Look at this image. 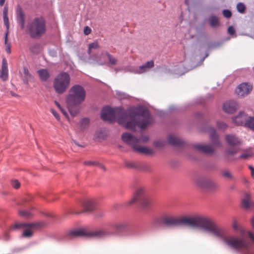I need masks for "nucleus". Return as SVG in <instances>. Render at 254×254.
I'll use <instances>...</instances> for the list:
<instances>
[{"mask_svg": "<svg viewBox=\"0 0 254 254\" xmlns=\"http://www.w3.org/2000/svg\"><path fill=\"white\" fill-rule=\"evenodd\" d=\"M23 74L24 76L23 78V82L25 84H27L28 83L29 80L32 78V76L30 73L28 69L26 67H24L23 68Z\"/></svg>", "mask_w": 254, "mask_h": 254, "instance_id": "nucleus-26", "label": "nucleus"}, {"mask_svg": "<svg viewBox=\"0 0 254 254\" xmlns=\"http://www.w3.org/2000/svg\"><path fill=\"white\" fill-rule=\"evenodd\" d=\"M194 185L199 189L214 192L219 190L218 184L212 180L203 177H199L194 180Z\"/></svg>", "mask_w": 254, "mask_h": 254, "instance_id": "nucleus-11", "label": "nucleus"}, {"mask_svg": "<svg viewBox=\"0 0 254 254\" xmlns=\"http://www.w3.org/2000/svg\"><path fill=\"white\" fill-rule=\"evenodd\" d=\"M154 66V62L153 61H150L147 62L144 64L140 65L138 69L136 70L137 73H142L143 72L147 71L150 68H152Z\"/></svg>", "mask_w": 254, "mask_h": 254, "instance_id": "nucleus-19", "label": "nucleus"}, {"mask_svg": "<svg viewBox=\"0 0 254 254\" xmlns=\"http://www.w3.org/2000/svg\"><path fill=\"white\" fill-rule=\"evenodd\" d=\"M217 126L219 129L223 131L228 127V125L226 123L220 121L217 122Z\"/></svg>", "mask_w": 254, "mask_h": 254, "instance_id": "nucleus-32", "label": "nucleus"}, {"mask_svg": "<svg viewBox=\"0 0 254 254\" xmlns=\"http://www.w3.org/2000/svg\"><path fill=\"white\" fill-rule=\"evenodd\" d=\"M228 32L230 35H234L235 33V30L234 27L232 26H229L228 29Z\"/></svg>", "mask_w": 254, "mask_h": 254, "instance_id": "nucleus-49", "label": "nucleus"}, {"mask_svg": "<svg viewBox=\"0 0 254 254\" xmlns=\"http://www.w3.org/2000/svg\"><path fill=\"white\" fill-rule=\"evenodd\" d=\"M253 86L247 82L240 84L236 89V92L240 97H244L248 95L252 90Z\"/></svg>", "mask_w": 254, "mask_h": 254, "instance_id": "nucleus-12", "label": "nucleus"}, {"mask_svg": "<svg viewBox=\"0 0 254 254\" xmlns=\"http://www.w3.org/2000/svg\"><path fill=\"white\" fill-rule=\"evenodd\" d=\"M83 164L84 165H87V166L97 165L99 167H100L101 169H102L104 170H105V168L103 165H102L99 163L96 162H93V161H87L84 162Z\"/></svg>", "mask_w": 254, "mask_h": 254, "instance_id": "nucleus-29", "label": "nucleus"}, {"mask_svg": "<svg viewBox=\"0 0 254 254\" xmlns=\"http://www.w3.org/2000/svg\"><path fill=\"white\" fill-rule=\"evenodd\" d=\"M27 27L32 38H39L46 32V21L43 17L34 18L28 23Z\"/></svg>", "mask_w": 254, "mask_h": 254, "instance_id": "nucleus-6", "label": "nucleus"}, {"mask_svg": "<svg viewBox=\"0 0 254 254\" xmlns=\"http://www.w3.org/2000/svg\"><path fill=\"white\" fill-rule=\"evenodd\" d=\"M8 14V8L6 6H5L4 7L3 10V16H7Z\"/></svg>", "mask_w": 254, "mask_h": 254, "instance_id": "nucleus-51", "label": "nucleus"}, {"mask_svg": "<svg viewBox=\"0 0 254 254\" xmlns=\"http://www.w3.org/2000/svg\"><path fill=\"white\" fill-rule=\"evenodd\" d=\"M60 110L62 112V113L63 114V115H64L68 119L69 117H68V114L66 113V112L65 111V110L63 108H61L60 109Z\"/></svg>", "mask_w": 254, "mask_h": 254, "instance_id": "nucleus-52", "label": "nucleus"}, {"mask_svg": "<svg viewBox=\"0 0 254 254\" xmlns=\"http://www.w3.org/2000/svg\"><path fill=\"white\" fill-rule=\"evenodd\" d=\"M252 223L253 227H254V219H253L252 220Z\"/></svg>", "mask_w": 254, "mask_h": 254, "instance_id": "nucleus-57", "label": "nucleus"}, {"mask_svg": "<svg viewBox=\"0 0 254 254\" xmlns=\"http://www.w3.org/2000/svg\"><path fill=\"white\" fill-rule=\"evenodd\" d=\"M245 5L239 2L237 5V9L239 12H240L241 13H243L245 10Z\"/></svg>", "mask_w": 254, "mask_h": 254, "instance_id": "nucleus-37", "label": "nucleus"}, {"mask_svg": "<svg viewBox=\"0 0 254 254\" xmlns=\"http://www.w3.org/2000/svg\"><path fill=\"white\" fill-rule=\"evenodd\" d=\"M239 107V104L235 101L231 100L225 102L223 106L224 112L228 114H232Z\"/></svg>", "mask_w": 254, "mask_h": 254, "instance_id": "nucleus-14", "label": "nucleus"}, {"mask_svg": "<svg viewBox=\"0 0 254 254\" xmlns=\"http://www.w3.org/2000/svg\"><path fill=\"white\" fill-rule=\"evenodd\" d=\"M80 123L82 126L87 125L89 123V120L87 118L83 119L81 121Z\"/></svg>", "mask_w": 254, "mask_h": 254, "instance_id": "nucleus-47", "label": "nucleus"}, {"mask_svg": "<svg viewBox=\"0 0 254 254\" xmlns=\"http://www.w3.org/2000/svg\"><path fill=\"white\" fill-rule=\"evenodd\" d=\"M4 44L5 46V51L8 54L11 53V44L8 41L7 32L4 33Z\"/></svg>", "mask_w": 254, "mask_h": 254, "instance_id": "nucleus-28", "label": "nucleus"}, {"mask_svg": "<svg viewBox=\"0 0 254 254\" xmlns=\"http://www.w3.org/2000/svg\"><path fill=\"white\" fill-rule=\"evenodd\" d=\"M225 141L229 146L236 147L241 144V140L234 134H229L225 136Z\"/></svg>", "mask_w": 254, "mask_h": 254, "instance_id": "nucleus-15", "label": "nucleus"}, {"mask_svg": "<svg viewBox=\"0 0 254 254\" xmlns=\"http://www.w3.org/2000/svg\"><path fill=\"white\" fill-rule=\"evenodd\" d=\"M122 139L124 142L130 146L135 152L147 155H152L155 153L154 150L152 148L139 145V140L130 133H123Z\"/></svg>", "mask_w": 254, "mask_h": 254, "instance_id": "nucleus-5", "label": "nucleus"}, {"mask_svg": "<svg viewBox=\"0 0 254 254\" xmlns=\"http://www.w3.org/2000/svg\"><path fill=\"white\" fill-rule=\"evenodd\" d=\"M194 148L195 149L205 154H211L214 151V148L210 145L196 144L194 145Z\"/></svg>", "mask_w": 254, "mask_h": 254, "instance_id": "nucleus-17", "label": "nucleus"}, {"mask_svg": "<svg viewBox=\"0 0 254 254\" xmlns=\"http://www.w3.org/2000/svg\"><path fill=\"white\" fill-rule=\"evenodd\" d=\"M248 119V115L244 112L241 111L239 114L232 118L233 122L237 125L245 126V123Z\"/></svg>", "mask_w": 254, "mask_h": 254, "instance_id": "nucleus-16", "label": "nucleus"}, {"mask_svg": "<svg viewBox=\"0 0 254 254\" xmlns=\"http://www.w3.org/2000/svg\"><path fill=\"white\" fill-rule=\"evenodd\" d=\"M70 77L66 72H62L58 74L53 81V87L55 91L60 94L64 93L69 88Z\"/></svg>", "mask_w": 254, "mask_h": 254, "instance_id": "nucleus-8", "label": "nucleus"}, {"mask_svg": "<svg viewBox=\"0 0 254 254\" xmlns=\"http://www.w3.org/2000/svg\"><path fill=\"white\" fill-rule=\"evenodd\" d=\"M8 76V70L7 62L5 59H3L2 62L1 71L0 77L3 80H6Z\"/></svg>", "mask_w": 254, "mask_h": 254, "instance_id": "nucleus-21", "label": "nucleus"}, {"mask_svg": "<svg viewBox=\"0 0 254 254\" xmlns=\"http://www.w3.org/2000/svg\"><path fill=\"white\" fill-rule=\"evenodd\" d=\"M127 227V224L125 223H120L116 225V229L118 230H122Z\"/></svg>", "mask_w": 254, "mask_h": 254, "instance_id": "nucleus-43", "label": "nucleus"}, {"mask_svg": "<svg viewBox=\"0 0 254 254\" xmlns=\"http://www.w3.org/2000/svg\"><path fill=\"white\" fill-rule=\"evenodd\" d=\"M251 171V175L253 178H254V168L252 166L249 167Z\"/></svg>", "mask_w": 254, "mask_h": 254, "instance_id": "nucleus-53", "label": "nucleus"}, {"mask_svg": "<svg viewBox=\"0 0 254 254\" xmlns=\"http://www.w3.org/2000/svg\"><path fill=\"white\" fill-rule=\"evenodd\" d=\"M210 23L211 26L212 27H216L219 24L217 17H212Z\"/></svg>", "mask_w": 254, "mask_h": 254, "instance_id": "nucleus-34", "label": "nucleus"}, {"mask_svg": "<svg viewBox=\"0 0 254 254\" xmlns=\"http://www.w3.org/2000/svg\"><path fill=\"white\" fill-rule=\"evenodd\" d=\"M86 97V91L80 85H74L69 91L66 98L68 110L72 117H75L79 112L78 107L83 103Z\"/></svg>", "mask_w": 254, "mask_h": 254, "instance_id": "nucleus-3", "label": "nucleus"}, {"mask_svg": "<svg viewBox=\"0 0 254 254\" xmlns=\"http://www.w3.org/2000/svg\"><path fill=\"white\" fill-rule=\"evenodd\" d=\"M223 16H231V12L228 9H225L223 11Z\"/></svg>", "mask_w": 254, "mask_h": 254, "instance_id": "nucleus-50", "label": "nucleus"}, {"mask_svg": "<svg viewBox=\"0 0 254 254\" xmlns=\"http://www.w3.org/2000/svg\"><path fill=\"white\" fill-rule=\"evenodd\" d=\"M238 152L237 149H228L227 150V153L229 155H235Z\"/></svg>", "mask_w": 254, "mask_h": 254, "instance_id": "nucleus-44", "label": "nucleus"}, {"mask_svg": "<svg viewBox=\"0 0 254 254\" xmlns=\"http://www.w3.org/2000/svg\"><path fill=\"white\" fill-rule=\"evenodd\" d=\"M245 127L254 130V117H248L245 123Z\"/></svg>", "mask_w": 254, "mask_h": 254, "instance_id": "nucleus-27", "label": "nucleus"}, {"mask_svg": "<svg viewBox=\"0 0 254 254\" xmlns=\"http://www.w3.org/2000/svg\"><path fill=\"white\" fill-rule=\"evenodd\" d=\"M109 232L105 229H99L94 231H87L85 229H78L70 231L67 235L68 238L85 236L94 238H102L109 235Z\"/></svg>", "mask_w": 254, "mask_h": 254, "instance_id": "nucleus-7", "label": "nucleus"}, {"mask_svg": "<svg viewBox=\"0 0 254 254\" xmlns=\"http://www.w3.org/2000/svg\"><path fill=\"white\" fill-rule=\"evenodd\" d=\"M44 223L41 222L35 223H16L12 225L10 229L12 230L24 229L22 236L26 238L31 237L33 235V230L43 227Z\"/></svg>", "mask_w": 254, "mask_h": 254, "instance_id": "nucleus-9", "label": "nucleus"}, {"mask_svg": "<svg viewBox=\"0 0 254 254\" xmlns=\"http://www.w3.org/2000/svg\"><path fill=\"white\" fill-rule=\"evenodd\" d=\"M125 166L134 169L148 170L145 165L134 162H127L125 163Z\"/></svg>", "mask_w": 254, "mask_h": 254, "instance_id": "nucleus-20", "label": "nucleus"}, {"mask_svg": "<svg viewBox=\"0 0 254 254\" xmlns=\"http://www.w3.org/2000/svg\"><path fill=\"white\" fill-rule=\"evenodd\" d=\"M168 139L170 144L175 146H181L184 143L183 140L173 134H170Z\"/></svg>", "mask_w": 254, "mask_h": 254, "instance_id": "nucleus-18", "label": "nucleus"}, {"mask_svg": "<svg viewBox=\"0 0 254 254\" xmlns=\"http://www.w3.org/2000/svg\"><path fill=\"white\" fill-rule=\"evenodd\" d=\"M253 155V153L251 150H247L246 152L244 153H243L242 155H241L239 156L240 159H247L248 158L252 156Z\"/></svg>", "mask_w": 254, "mask_h": 254, "instance_id": "nucleus-33", "label": "nucleus"}, {"mask_svg": "<svg viewBox=\"0 0 254 254\" xmlns=\"http://www.w3.org/2000/svg\"><path fill=\"white\" fill-rule=\"evenodd\" d=\"M39 78L41 81H45L50 77V74L46 69H41L37 71Z\"/></svg>", "mask_w": 254, "mask_h": 254, "instance_id": "nucleus-24", "label": "nucleus"}, {"mask_svg": "<svg viewBox=\"0 0 254 254\" xmlns=\"http://www.w3.org/2000/svg\"><path fill=\"white\" fill-rule=\"evenodd\" d=\"M55 104L56 105V106L60 109L62 107L61 106L60 104H59V103H58L57 101H55Z\"/></svg>", "mask_w": 254, "mask_h": 254, "instance_id": "nucleus-54", "label": "nucleus"}, {"mask_svg": "<svg viewBox=\"0 0 254 254\" xmlns=\"http://www.w3.org/2000/svg\"><path fill=\"white\" fill-rule=\"evenodd\" d=\"M19 215H20L22 216H24V217H28L30 215V213L29 212L26 211H20L19 212Z\"/></svg>", "mask_w": 254, "mask_h": 254, "instance_id": "nucleus-45", "label": "nucleus"}, {"mask_svg": "<svg viewBox=\"0 0 254 254\" xmlns=\"http://www.w3.org/2000/svg\"><path fill=\"white\" fill-rule=\"evenodd\" d=\"M193 228L203 229L213 236L221 239L229 247L236 251L247 249L249 244L244 238H238L233 236L226 237L225 228L217 225L211 218L202 215L194 216Z\"/></svg>", "mask_w": 254, "mask_h": 254, "instance_id": "nucleus-2", "label": "nucleus"}, {"mask_svg": "<svg viewBox=\"0 0 254 254\" xmlns=\"http://www.w3.org/2000/svg\"><path fill=\"white\" fill-rule=\"evenodd\" d=\"M16 14L17 16H24V14L22 12V9L19 5H17L16 7Z\"/></svg>", "mask_w": 254, "mask_h": 254, "instance_id": "nucleus-42", "label": "nucleus"}, {"mask_svg": "<svg viewBox=\"0 0 254 254\" xmlns=\"http://www.w3.org/2000/svg\"><path fill=\"white\" fill-rule=\"evenodd\" d=\"M51 111L52 113L53 114V115L54 116V117L58 120H60V118L59 114L58 113H57V112L55 110H54L53 109H51Z\"/></svg>", "mask_w": 254, "mask_h": 254, "instance_id": "nucleus-48", "label": "nucleus"}, {"mask_svg": "<svg viewBox=\"0 0 254 254\" xmlns=\"http://www.w3.org/2000/svg\"><path fill=\"white\" fill-rule=\"evenodd\" d=\"M39 50V45L37 44L34 45L31 47V51L35 54L38 53Z\"/></svg>", "mask_w": 254, "mask_h": 254, "instance_id": "nucleus-41", "label": "nucleus"}, {"mask_svg": "<svg viewBox=\"0 0 254 254\" xmlns=\"http://www.w3.org/2000/svg\"><path fill=\"white\" fill-rule=\"evenodd\" d=\"M27 17H18L17 21L20 25L21 28L23 29L25 27V22L27 20L26 18Z\"/></svg>", "mask_w": 254, "mask_h": 254, "instance_id": "nucleus-35", "label": "nucleus"}, {"mask_svg": "<svg viewBox=\"0 0 254 254\" xmlns=\"http://www.w3.org/2000/svg\"><path fill=\"white\" fill-rule=\"evenodd\" d=\"M194 216L177 218L171 215L163 214L160 219V228L165 229L179 225H185L192 227Z\"/></svg>", "mask_w": 254, "mask_h": 254, "instance_id": "nucleus-4", "label": "nucleus"}, {"mask_svg": "<svg viewBox=\"0 0 254 254\" xmlns=\"http://www.w3.org/2000/svg\"><path fill=\"white\" fill-rule=\"evenodd\" d=\"M91 32V28L88 27V26H85L84 28V31H83V32H84V34L85 35H89Z\"/></svg>", "mask_w": 254, "mask_h": 254, "instance_id": "nucleus-46", "label": "nucleus"}, {"mask_svg": "<svg viewBox=\"0 0 254 254\" xmlns=\"http://www.w3.org/2000/svg\"><path fill=\"white\" fill-rule=\"evenodd\" d=\"M11 185L14 188L17 189L19 188L20 184L17 180H13L11 181Z\"/></svg>", "mask_w": 254, "mask_h": 254, "instance_id": "nucleus-40", "label": "nucleus"}, {"mask_svg": "<svg viewBox=\"0 0 254 254\" xmlns=\"http://www.w3.org/2000/svg\"><path fill=\"white\" fill-rule=\"evenodd\" d=\"M3 22L4 24L6 26V30L5 32V33H6L7 32V35L9 33V20H8V17H3Z\"/></svg>", "mask_w": 254, "mask_h": 254, "instance_id": "nucleus-38", "label": "nucleus"}, {"mask_svg": "<svg viewBox=\"0 0 254 254\" xmlns=\"http://www.w3.org/2000/svg\"><path fill=\"white\" fill-rule=\"evenodd\" d=\"M242 205L243 208L249 209L254 207V203L251 201L250 195L247 194L243 199Z\"/></svg>", "mask_w": 254, "mask_h": 254, "instance_id": "nucleus-22", "label": "nucleus"}, {"mask_svg": "<svg viewBox=\"0 0 254 254\" xmlns=\"http://www.w3.org/2000/svg\"><path fill=\"white\" fill-rule=\"evenodd\" d=\"M221 175L223 177L227 179H232L233 178L232 175L228 170H224L221 173Z\"/></svg>", "mask_w": 254, "mask_h": 254, "instance_id": "nucleus-36", "label": "nucleus"}, {"mask_svg": "<svg viewBox=\"0 0 254 254\" xmlns=\"http://www.w3.org/2000/svg\"><path fill=\"white\" fill-rule=\"evenodd\" d=\"M83 206L85 211H92L95 207V204L93 200L87 199L83 202Z\"/></svg>", "mask_w": 254, "mask_h": 254, "instance_id": "nucleus-25", "label": "nucleus"}, {"mask_svg": "<svg viewBox=\"0 0 254 254\" xmlns=\"http://www.w3.org/2000/svg\"><path fill=\"white\" fill-rule=\"evenodd\" d=\"M154 145L155 146H159V142H158V141H155V142H154Z\"/></svg>", "mask_w": 254, "mask_h": 254, "instance_id": "nucleus-56", "label": "nucleus"}, {"mask_svg": "<svg viewBox=\"0 0 254 254\" xmlns=\"http://www.w3.org/2000/svg\"><path fill=\"white\" fill-rule=\"evenodd\" d=\"M101 117L104 121L111 123L117 120L120 125L132 130L136 127L141 129L144 128L151 122L150 113L144 108H138L127 114L122 108L112 109L107 107L102 109Z\"/></svg>", "mask_w": 254, "mask_h": 254, "instance_id": "nucleus-1", "label": "nucleus"}, {"mask_svg": "<svg viewBox=\"0 0 254 254\" xmlns=\"http://www.w3.org/2000/svg\"><path fill=\"white\" fill-rule=\"evenodd\" d=\"M232 227L234 230L235 231H238L240 233L241 236L240 237H237L238 238H244L246 242L248 243L247 242L246 238H245V235L247 234L250 237V238L251 239L252 241L254 243V235L250 232V231H246L245 229L242 228L238 226V223L236 221H234L233 223Z\"/></svg>", "mask_w": 254, "mask_h": 254, "instance_id": "nucleus-13", "label": "nucleus"}, {"mask_svg": "<svg viewBox=\"0 0 254 254\" xmlns=\"http://www.w3.org/2000/svg\"><path fill=\"white\" fill-rule=\"evenodd\" d=\"M139 140V142L146 143L148 141L149 137L148 136L145 135H142L140 136L139 138H137Z\"/></svg>", "mask_w": 254, "mask_h": 254, "instance_id": "nucleus-39", "label": "nucleus"}, {"mask_svg": "<svg viewBox=\"0 0 254 254\" xmlns=\"http://www.w3.org/2000/svg\"><path fill=\"white\" fill-rule=\"evenodd\" d=\"M138 200L140 201L141 206L143 209L149 208L153 204L152 200L145 195L144 190L141 188L136 190L132 198L127 202V204L131 205Z\"/></svg>", "mask_w": 254, "mask_h": 254, "instance_id": "nucleus-10", "label": "nucleus"}, {"mask_svg": "<svg viewBox=\"0 0 254 254\" xmlns=\"http://www.w3.org/2000/svg\"><path fill=\"white\" fill-rule=\"evenodd\" d=\"M106 55L109 60V63L112 65L117 64L118 60L108 52L106 53Z\"/></svg>", "mask_w": 254, "mask_h": 254, "instance_id": "nucleus-31", "label": "nucleus"}, {"mask_svg": "<svg viewBox=\"0 0 254 254\" xmlns=\"http://www.w3.org/2000/svg\"><path fill=\"white\" fill-rule=\"evenodd\" d=\"M210 134V138L214 144L220 145L218 136L216 134V130L214 128L210 127L208 130Z\"/></svg>", "mask_w": 254, "mask_h": 254, "instance_id": "nucleus-23", "label": "nucleus"}, {"mask_svg": "<svg viewBox=\"0 0 254 254\" xmlns=\"http://www.w3.org/2000/svg\"><path fill=\"white\" fill-rule=\"evenodd\" d=\"M5 0H0V5L1 6H2L4 4Z\"/></svg>", "mask_w": 254, "mask_h": 254, "instance_id": "nucleus-55", "label": "nucleus"}, {"mask_svg": "<svg viewBox=\"0 0 254 254\" xmlns=\"http://www.w3.org/2000/svg\"><path fill=\"white\" fill-rule=\"evenodd\" d=\"M99 47V45L97 41H95L92 43H90L88 45V53L89 54H90L91 53V50L92 49H96Z\"/></svg>", "mask_w": 254, "mask_h": 254, "instance_id": "nucleus-30", "label": "nucleus"}]
</instances>
